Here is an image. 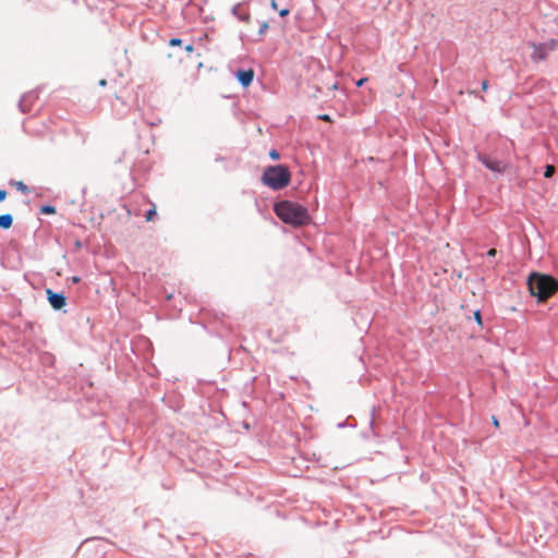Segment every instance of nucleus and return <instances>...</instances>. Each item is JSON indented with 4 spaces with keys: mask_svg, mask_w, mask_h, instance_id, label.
Instances as JSON below:
<instances>
[{
    "mask_svg": "<svg viewBox=\"0 0 558 558\" xmlns=\"http://www.w3.org/2000/svg\"><path fill=\"white\" fill-rule=\"evenodd\" d=\"M474 317H475V320L481 325L482 324V316H481V312L480 311H476L474 313Z\"/></svg>",
    "mask_w": 558,
    "mask_h": 558,
    "instance_id": "dca6fc26",
    "label": "nucleus"
},
{
    "mask_svg": "<svg viewBox=\"0 0 558 558\" xmlns=\"http://www.w3.org/2000/svg\"><path fill=\"white\" fill-rule=\"evenodd\" d=\"M80 280H81L80 277H76V276L72 277V282H74V283L80 282Z\"/></svg>",
    "mask_w": 558,
    "mask_h": 558,
    "instance_id": "a878e982",
    "label": "nucleus"
},
{
    "mask_svg": "<svg viewBox=\"0 0 558 558\" xmlns=\"http://www.w3.org/2000/svg\"><path fill=\"white\" fill-rule=\"evenodd\" d=\"M289 13H290L289 9H282V10L279 11V15L280 16H287Z\"/></svg>",
    "mask_w": 558,
    "mask_h": 558,
    "instance_id": "f3484780",
    "label": "nucleus"
},
{
    "mask_svg": "<svg viewBox=\"0 0 558 558\" xmlns=\"http://www.w3.org/2000/svg\"><path fill=\"white\" fill-rule=\"evenodd\" d=\"M290 181L291 172L282 165L267 167L262 175V182L272 190H281L288 186Z\"/></svg>",
    "mask_w": 558,
    "mask_h": 558,
    "instance_id": "7ed1b4c3",
    "label": "nucleus"
},
{
    "mask_svg": "<svg viewBox=\"0 0 558 558\" xmlns=\"http://www.w3.org/2000/svg\"><path fill=\"white\" fill-rule=\"evenodd\" d=\"M527 286L531 294L544 302L558 291V280L553 276L533 272L530 275Z\"/></svg>",
    "mask_w": 558,
    "mask_h": 558,
    "instance_id": "f03ea898",
    "label": "nucleus"
},
{
    "mask_svg": "<svg viewBox=\"0 0 558 558\" xmlns=\"http://www.w3.org/2000/svg\"><path fill=\"white\" fill-rule=\"evenodd\" d=\"M496 253H497L496 248H490V250H488L487 255L493 257L496 255Z\"/></svg>",
    "mask_w": 558,
    "mask_h": 558,
    "instance_id": "aec40b11",
    "label": "nucleus"
},
{
    "mask_svg": "<svg viewBox=\"0 0 558 558\" xmlns=\"http://www.w3.org/2000/svg\"><path fill=\"white\" fill-rule=\"evenodd\" d=\"M14 186H16V189L19 191H21L23 194H28L29 193V189L27 187V185H25L22 181H15L12 183Z\"/></svg>",
    "mask_w": 558,
    "mask_h": 558,
    "instance_id": "1a4fd4ad",
    "label": "nucleus"
},
{
    "mask_svg": "<svg viewBox=\"0 0 558 558\" xmlns=\"http://www.w3.org/2000/svg\"><path fill=\"white\" fill-rule=\"evenodd\" d=\"M156 214H157V211H156V207H155V205H154V206H153V208H151V209H149V210L146 213V216H145V217H146V220H147V221H151V220L155 218Z\"/></svg>",
    "mask_w": 558,
    "mask_h": 558,
    "instance_id": "9d476101",
    "label": "nucleus"
},
{
    "mask_svg": "<svg viewBox=\"0 0 558 558\" xmlns=\"http://www.w3.org/2000/svg\"><path fill=\"white\" fill-rule=\"evenodd\" d=\"M13 225V217L10 214H4L0 216V228L1 229H10Z\"/></svg>",
    "mask_w": 558,
    "mask_h": 558,
    "instance_id": "6e6552de",
    "label": "nucleus"
},
{
    "mask_svg": "<svg viewBox=\"0 0 558 558\" xmlns=\"http://www.w3.org/2000/svg\"><path fill=\"white\" fill-rule=\"evenodd\" d=\"M7 197V191L0 190V202L4 201Z\"/></svg>",
    "mask_w": 558,
    "mask_h": 558,
    "instance_id": "a211bd4d",
    "label": "nucleus"
},
{
    "mask_svg": "<svg viewBox=\"0 0 558 558\" xmlns=\"http://www.w3.org/2000/svg\"><path fill=\"white\" fill-rule=\"evenodd\" d=\"M554 173H555V167L551 165H547L546 169H545V173H544L545 178H550L554 175Z\"/></svg>",
    "mask_w": 558,
    "mask_h": 558,
    "instance_id": "9b49d317",
    "label": "nucleus"
},
{
    "mask_svg": "<svg viewBox=\"0 0 558 558\" xmlns=\"http://www.w3.org/2000/svg\"><path fill=\"white\" fill-rule=\"evenodd\" d=\"M493 424L494 426L499 427V421L495 416H493Z\"/></svg>",
    "mask_w": 558,
    "mask_h": 558,
    "instance_id": "5701e85b",
    "label": "nucleus"
},
{
    "mask_svg": "<svg viewBox=\"0 0 558 558\" xmlns=\"http://www.w3.org/2000/svg\"><path fill=\"white\" fill-rule=\"evenodd\" d=\"M47 294L49 303L54 310H60L65 305L66 302L63 294L54 293L50 289L47 290Z\"/></svg>",
    "mask_w": 558,
    "mask_h": 558,
    "instance_id": "20e7f679",
    "label": "nucleus"
},
{
    "mask_svg": "<svg viewBox=\"0 0 558 558\" xmlns=\"http://www.w3.org/2000/svg\"><path fill=\"white\" fill-rule=\"evenodd\" d=\"M487 88H488V83H487V81H483V82H482V89H483L484 92H486V90H487Z\"/></svg>",
    "mask_w": 558,
    "mask_h": 558,
    "instance_id": "412c9836",
    "label": "nucleus"
},
{
    "mask_svg": "<svg viewBox=\"0 0 558 558\" xmlns=\"http://www.w3.org/2000/svg\"><path fill=\"white\" fill-rule=\"evenodd\" d=\"M185 50H186L187 52H192V51H193V46H192V45H187V46L185 47Z\"/></svg>",
    "mask_w": 558,
    "mask_h": 558,
    "instance_id": "393cba45",
    "label": "nucleus"
},
{
    "mask_svg": "<svg viewBox=\"0 0 558 558\" xmlns=\"http://www.w3.org/2000/svg\"><path fill=\"white\" fill-rule=\"evenodd\" d=\"M269 157H270L272 160H277V159H279L280 155H279V153H278L276 149H271V150L269 151Z\"/></svg>",
    "mask_w": 558,
    "mask_h": 558,
    "instance_id": "ddd939ff",
    "label": "nucleus"
},
{
    "mask_svg": "<svg viewBox=\"0 0 558 558\" xmlns=\"http://www.w3.org/2000/svg\"><path fill=\"white\" fill-rule=\"evenodd\" d=\"M40 211L43 214H54L56 213V208L53 206H43Z\"/></svg>",
    "mask_w": 558,
    "mask_h": 558,
    "instance_id": "f8f14e48",
    "label": "nucleus"
},
{
    "mask_svg": "<svg viewBox=\"0 0 558 558\" xmlns=\"http://www.w3.org/2000/svg\"><path fill=\"white\" fill-rule=\"evenodd\" d=\"M270 5L274 10H277V1L276 0H271Z\"/></svg>",
    "mask_w": 558,
    "mask_h": 558,
    "instance_id": "b1692460",
    "label": "nucleus"
},
{
    "mask_svg": "<svg viewBox=\"0 0 558 558\" xmlns=\"http://www.w3.org/2000/svg\"><path fill=\"white\" fill-rule=\"evenodd\" d=\"M319 119L324 121H330V117L328 114L319 116Z\"/></svg>",
    "mask_w": 558,
    "mask_h": 558,
    "instance_id": "4be33fe9",
    "label": "nucleus"
},
{
    "mask_svg": "<svg viewBox=\"0 0 558 558\" xmlns=\"http://www.w3.org/2000/svg\"><path fill=\"white\" fill-rule=\"evenodd\" d=\"M182 44V40L180 38H172L169 41L170 46H180Z\"/></svg>",
    "mask_w": 558,
    "mask_h": 558,
    "instance_id": "4468645a",
    "label": "nucleus"
},
{
    "mask_svg": "<svg viewBox=\"0 0 558 558\" xmlns=\"http://www.w3.org/2000/svg\"><path fill=\"white\" fill-rule=\"evenodd\" d=\"M533 53L532 59L535 61L544 60L547 57V49L545 45H532Z\"/></svg>",
    "mask_w": 558,
    "mask_h": 558,
    "instance_id": "0eeeda50",
    "label": "nucleus"
},
{
    "mask_svg": "<svg viewBox=\"0 0 558 558\" xmlns=\"http://www.w3.org/2000/svg\"><path fill=\"white\" fill-rule=\"evenodd\" d=\"M254 70L253 69H247V70H239L236 72V78L238 81L244 86V87H247L251 85V83L253 82V78H254Z\"/></svg>",
    "mask_w": 558,
    "mask_h": 558,
    "instance_id": "39448f33",
    "label": "nucleus"
},
{
    "mask_svg": "<svg viewBox=\"0 0 558 558\" xmlns=\"http://www.w3.org/2000/svg\"><path fill=\"white\" fill-rule=\"evenodd\" d=\"M106 84H107V81H106V80H100L99 85H101V86H106Z\"/></svg>",
    "mask_w": 558,
    "mask_h": 558,
    "instance_id": "bb28decb",
    "label": "nucleus"
},
{
    "mask_svg": "<svg viewBox=\"0 0 558 558\" xmlns=\"http://www.w3.org/2000/svg\"><path fill=\"white\" fill-rule=\"evenodd\" d=\"M268 29V24L266 22H264L262 25H260V28H259V34H265Z\"/></svg>",
    "mask_w": 558,
    "mask_h": 558,
    "instance_id": "2eb2a0df",
    "label": "nucleus"
},
{
    "mask_svg": "<svg viewBox=\"0 0 558 558\" xmlns=\"http://www.w3.org/2000/svg\"><path fill=\"white\" fill-rule=\"evenodd\" d=\"M276 215L286 223L294 227L306 225L310 221L307 209L290 201H282L275 205Z\"/></svg>",
    "mask_w": 558,
    "mask_h": 558,
    "instance_id": "f257e3e1",
    "label": "nucleus"
},
{
    "mask_svg": "<svg viewBox=\"0 0 558 558\" xmlns=\"http://www.w3.org/2000/svg\"><path fill=\"white\" fill-rule=\"evenodd\" d=\"M480 159L492 171L501 172L505 170V165L500 161L492 160L486 156H481Z\"/></svg>",
    "mask_w": 558,
    "mask_h": 558,
    "instance_id": "423d86ee",
    "label": "nucleus"
},
{
    "mask_svg": "<svg viewBox=\"0 0 558 558\" xmlns=\"http://www.w3.org/2000/svg\"><path fill=\"white\" fill-rule=\"evenodd\" d=\"M366 81H367V77L360 78V80L356 82V86L361 87V86H362Z\"/></svg>",
    "mask_w": 558,
    "mask_h": 558,
    "instance_id": "6ab92c4d",
    "label": "nucleus"
}]
</instances>
